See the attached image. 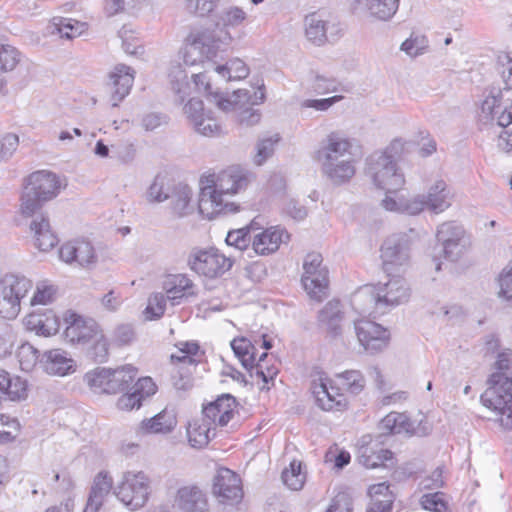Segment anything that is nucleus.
Returning <instances> with one entry per match:
<instances>
[{
	"instance_id": "obj_1",
	"label": "nucleus",
	"mask_w": 512,
	"mask_h": 512,
	"mask_svg": "<svg viewBox=\"0 0 512 512\" xmlns=\"http://www.w3.org/2000/svg\"><path fill=\"white\" fill-rule=\"evenodd\" d=\"M60 183L57 176L49 171L33 172L27 178V184L21 196L20 211L25 217H33L30 230L34 234L35 246L43 252L51 250L58 243L50 222L44 214H36L42 204L57 196Z\"/></svg>"
},
{
	"instance_id": "obj_2",
	"label": "nucleus",
	"mask_w": 512,
	"mask_h": 512,
	"mask_svg": "<svg viewBox=\"0 0 512 512\" xmlns=\"http://www.w3.org/2000/svg\"><path fill=\"white\" fill-rule=\"evenodd\" d=\"M246 19L247 13L242 8L230 6L217 14L215 28L190 32L182 52L184 64H202L215 58L220 51H225L233 41L229 29L241 26Z\"/></svg>"
},
{
	"instance_id": "obj_3",
	"label": "nucleus",
	"mask_w": 512,
	"mask_h": 512,
	"mask_svg": "<svg viewBox=\"0 0 512 512\" xmlns=\"http://www.w3.org/2000/svg\"><path fill=\"white\" fill-rule=\"evenodd\" d=\"M250 182L251 174L242 168L230 167L220 172L213 185L201 188L198 200L199 213L207 219H213L220 214L235 212V204L224 197L245 190Z\"/></svg>"
},
{
	"instance_id": "obj_4",
	"label": "nucleus",
	"mask_w": 512,
	"mask_h": 512,
	"mask_svg": "<svg viewBox=\"0 0 512 512\" xmlns=\"http://www.w3.org/2000/svg\"><path fill=\"white\" fill-rule=\"evenodd\" d=\"M353 144L342 132L329 133L314 153L322 174L333 184L342 185L355 175V161L352 158Z\"/></svg>"
},
{
	"instance_id": "obj_5",
	"label": "nucleus",
	"mask_w": 512,
	"mask_h": 512,
	"mask_svg": "<svg viewBox=\"0 0 512 512\" xmlns=\"http://www.w3.org/2000/svg\"><path fill=\"white\" fill-rule=\"evenodd\" d=\"M410 297V289L401 277H393L378 285H366L360 288L352 298V305L361 312H370L371 308H390L403 304Z\"/></svg>"
},
{
	"instance_id": "obj_6",
	"label": "nucleus",
	"mask_w": 512,
	"mask_h": 512,
	"mask_svg": "<svg viewBox=\"0 0 512 512\" xmlns=\"http://www.w3.org/2000/svg\"><path fill=\"white\" fill-rule=\"evenodd\" d=\"M452 195L447 183L436 180L427 194H418L410 199H398L387 196L382 200V206L387 211L417 215L425 209L434 214H440L451 206Z\"/></svg>"
},
{
	"instance_id": "obj_7",
	"label": "nucleus",
	"mask_w": 512,
	"mask_h": 512,
	"mask_svg": "<svg viewBox=\"0 0 512 512\" xmlns=\"http://www.w3.org/2000/svg\"><path fill=\"white\" fill-rule=\"evenodd\" d=\"M403 150V143L394 140L383 152H375L367 159L366 174L374 185L387 194L400 190L405 184V178L398 171L396 156ZM389 195H386V197Z\"/></svg>"
},
{
	"instance_id": "obj_8",
	"label": "nucleus",
	"mask_w": 512,
	"mask_h": 512,
	"mask_svg": "<svg viewBox=\"0 0 512 512\" xmlns=\"http://www.w3.org/2000/svg\"><path fill=\"white\" fill-rule=\"evenodd\" d=\"M488 388L481 395L487 408L499 412L502 426L512 428V375L493 373L488 379Z\"/></svg>"
},
{
	"instance_id": "obj_9",
	"label": "nucleus",
	"mask_w": 512,
	"mask_h": 512,
	"mask_svg": "<svg viewBox=\"0 0 512 512\" xmlns=\"http://www.w3.org/2000/svg\"><path fill=\"white\" fill-rule=\"evenodd\" d=\"M0 314L3 318L14 319L21 309V300L32 289L33 282L23 275L6 274L1 281Z\"/></svg>"
},
{
	"instance_id": "obj_10",
	"label": "nucleus",
	"mask_w": 512,
	"mask_h": 512,
	"mask_svg": "<svg viewBox=\"0 0 512 512\" xmlns=\"http://www.w3.org/2000/svg\"><path fill=\"white\" fill-rule=\"evenodd\" d=\"M416 237V231L410 229L409 233L393 234L384 241L381 246V258L384 270L388 274L409 264L411 245Z\"/></svg>"
},
{
	"instance_id": "obj_11",
	"label": "nucleus",
	"mask_w": 512,
	"mask_h": 512,
	"mask_svg": "<svg viewBox=\"0 0 512 512\" xmlns=\"http://www.w3.org/2000/svg\"><path fill=\"white\" fill-rule=\"evenodd\" d=\"M116 497L130 510L143 507L150 494L149 479L143 472L128 471L114 490Z\"/></svg>"
},
{
	"instance_id": "obj_12",
	"label": "nucleus",
	"mask_w": 512,
	"mask_h": 512,
	"mask_svg": "<svg viewBox=\"0 0 512 512\" xmlns=\"http://www.w3.org/2000/svg\"><path fill=\"white\" fill-rule=\"evenodd\" d=\"M303 270L301 281L304 289L312 298L320 300L328 287V269L323 265L322 255L308 253L304 258Z\"/></svg>"
},
{
	"instance_id": "obj_13",
	"label": "nucleus",
	"mask_w": 512,
	"mask_h": 512,
	"mask_svg": "<svg viewBox=\"0 0 512 512\" xmlns=\"http://www.w3.org/2000/svg\"><path fill=\"white\" fill-rule=\"evenodd\" d=\"M188 265L197 274L213 279L228 271L232 261L218 250H197L190 254Z\"/></svg>"
},
{
	"instance_id": "obj_14",
	"label": "nucleus",
	"mask_w": 512,
	"mask_h": 512,
	"mask_svg": "<svg viewBox=\"0 0 512 512\" xmlns=\"http://www.w3.org/2000/svg\"><path fill=\"white\" fill-rule=\"evenodd\" d=\"M437 241L442 245L443 255L450 261H457L470 246L464 228L455 222L440 224L436 232Z\"/></svg>"
},
{
	"instance_id": "obj_15",
	"label": "nucleus",
	"mask_w": 512,
	"mask_h": 512,
	"mask_svg": "<svg viewBox=\"0 0 512 512\" xmlns=\"http://www.w3.org/2000/svg\"><path fill=\"white\" fill-rule=\"evenodd\" d=\"M265 100L264 84L253 94L249 90L239 89L232 93L214 92L209 93V101L219 110L225 113H234V116L242 106L246 104L259 105Z\"/></svg>"
},
{
	"instance_id": "obj_16",
	"label": "nucleus",
	"mask_w": 512,
	"mask_h": 512,
	"mask_svg": "<svg viewBox=\"0 0 512 512\" xmlns=\"http://www.w3.org/2000/svg\"><path fill=\"white\" fill-rule=\"evenodd\" d=\"M354 326L357 339L365 351L374 354L388 346L390 333L380 324L368 319H360L355 321Z\"/></svg>"
},
{
	"instance_id": "obj_17",
	"label": "nucleus",
	"mask_w": 512,
	"mask_h": 512,
	"mask_svg": "<svg viewBox=\"0 0 512 512\" xmlns=\"http://www.w3.org/2000/svg\"><path fill=\"white\" fill-rule=\"evenodd\" d=\"M212 492L221 503H238L243 497L241 479L232 470L219 468L213 479Z\"/></svg>"
},
{
	"instance_id": "obj_18",
	"label": "nucleus",
	"mask_w": 512,
	"mask_h": 512,
	"mask_svg": "<svg viewBox=\"0 0 512 512\" xmlns=\"http://www.w3.org/2000/svg\"><path fill=\"white\" fill-rule=\"evenodd\" d=\"M290 236L288 232L280 226L266 228L252 236L251 247L248 249V256L252 253L260 256H267L275 253L283 243H287Z\"/></svg>"
},
{
	"instance_id": "obj_19",
	"label": "nucleus",
	"mask_w": 512,
	"mask_h": 512,
	"mask_svg": "<svg viewBox=\"0 0 512 512\" xmlns=\"http://www.w3.org/2000/svg\"><path fill=\"white\" fill-rule=\"evenodd\" d=\"M67 326L64 336L71 344L86 345L101 331L98 323L92 318H85L76 313H69L65 317Z\"/></svg>"
},
{
	"instance_id": "obj_20",
	"label": "nucleus",
	"mask_w": 512,
	"mask_h": 512,
	"mask_svg": "<svg viewBox=\"0 0 512 512\" xmlns=\"http://www.w3.org/2000/svg\"><path fill=\"white\" fill-rule=\"evenodd\" d=\"M172 507L177 512H210L205 492L196 485L179 487L173 495Z\"/></svg>"
},
{
	"instance_id": "obj_21",
	"label": "nucleus",
	"mask_w": 512,
	"mask_h": 512,
	"mask_svg": "<svg viewBox=\"0 0 512 512\" xmlns=\"http://www.w3.org/2000/svg\"><path fill=\"white\" fill-rule=\"evenodd\" d=\"M479 119L483 124L495 122L498 126L506 128L512 123V105L509 108L502 105L500 90L491 92L482 102Z\"/></svg>"
},
{
	"instance_id": "obj_22",
	"label": "nucleus",
	"mask_w": 512,
	"mask_h": 512,
	"mask_svg": "<svg viewBox=\"0 0 512 512\" xmlns=\"http://www.w3.org/2000/svg\"><path fill=\"white\" fill-rule=\"evenodd\" d=\"M42 369L52 376H66L76 371L77 365L70 354L60 348L45 351L40 358Z\"/></svg>"
},
{
	"instance_id": "obj_23",
	"label": "nucleus",
	"mask_w": 512,
	"mask_h": 512,
	"mask_svg": "<svg viewBox=\"0 0 512 512\" xmlns=\"http://www.w3.org/2000/svg\"><path fill=\"white\" fill-rule=\"evenodd\" d=\"M236 400L229 394H223L215 401L203 407V416L215 428L226 426L235 415Z\"/></svg>"
},
{
	"instance_id": "obj_24",
	"label": "nucleus",
	"mask_w": 512,
	"mask_h": 512,
	"mask_svg": "<svg viewBox=\"0 0 512 512\" xmlns=\"http://www.w3.org/2000/svg\"><path fill=\"white\" fill-rule=\"evenodd\" d=\"M134 74V70L125 64L116 65L110 72L108 86L111 92L112 106H118L130 93L134 82Z\"/></svg>"
},
{
	"instance_id": "obj_25",
	"label": "nucleus",
	"mask_w": 512,
	"mask_h": 512,
	"mask_svg": "<svg viewBox=\"0 0 512 512\" xmlns=\"http://www.w3.org/2000/svg\"><path fill=\"white\" fill-rule=\"evenodd\" d=\"M59 256L66 263L76 262L82 267H89L97 262L94 247L85 240L65 243L59 250Z\"/></svg>"
},
{
	"instance_id": "obj_26",
	"label": "nucleus",
	"mask_w": 512,
	"mask_h": 512,
	"mask_svg": "<svg viewBox=\"0 0 512 512\" xmlns=\"http://www.w3.org/2000/svg\"><path fill=\"white\" fill-rule=\"evenodd\" d=\"M163 289L172 305H179L184 299L196 295V287L185 274H170L163 281Z\"/></svg>"
},
{
	"instance_id": "obj_27",
	"label": "nucleus",
	"mask_w": 512,
	"mask_h": 512,
	"mask_svg": "<svg viewBox=\"0 0 512 512\" xmlns=\"http://www.w3.org/2000/svg\"><path fill=\"white\" fill-rule=\"evenodd\" d=\"M357 459L366 468L385 466V462L392 460V452L379 447L378 442L372 441L369 435L361 438Z\"/></svg>"
},
{
	"instance_id": "obj_28",
	"label": "nucleus",
	"mask_w": 512,
	"mask_h": 512,
	"mask_svg": "<svg viewBox=\"0 0 512 512\" xmlns=\"http://www.w3.org/2000/svg\"><path fill=\"white\" fill-rule=\"evenodd\" d=\"M156 392V385L150 377L139 378L131 387V392L123 394L117 401L120 410L140 408L142 401Z\"/></svg>"
},
{
	"instance_id": "obj_29",
	"label": "nucleus",
	"mask_w": 512,
	"mask_h": 512,
	"mask_svg": "<svg viewBox=\"0 0 512 512\" xmlns=\"http://www.w3.org/2000/svg\"><path fill=\"white\" fill-rule=\"evenodd\" d=\"M332 30H337L336 24L324 19L320 14L312 13L305 17L306 37L315 45L320 46L328 41V33L332 35Z\"/></svg>"
},
{
	"instance_id": "obj_30",
	"label": "nucleus",
	"mask_w": 512,
	"mask_h": 512,
	"mask_svg": "<svg viewBox=\"0 0 512 512\" xmlns=\"http://www.w3.org/2000/svg\"><path fill=\"white\" fill-rule=\"evenodd\" d=\"M113 480L106 472L98 473L93 481L87 504L83 512H101L105 498L110 494Z\"/></svg>"
},
{
	"instance_id": "obj_31",
	"label": "nucleus",
	"mask_w": 512,
	"mask_h": 512,
	"mask_svg": "<svg viewBox=\"0 0 512 512\" xmlns=\"http://www.w3.org/2000/svg\"><path fill=\"white\" fill-rule=\"evenodd\" d=\"M192 189L185 184H177L170 191L168 199L172 213L177 217H184L194 210L192 205Z\"/></svg>"
},
{
	"instance_id": "obj_32",
	"label": "nucleus",
	"mask_w": 512,
	"mask_h": 512,
	"mask_svg": "<svg viewBox=\"0 0 512 512\" xmlns=\"http://www.w3.org/2000/svg\"><path fill=\"white\" fill-rule=\"evenodd\" d=\"M355 2L359 9L381 21L390 20L399 7V0H355Z\"/></svg>"
},
{
	"instance_id": "obj_33",
	"label": "nucleus",
	"mask_w": 512,
	"mask_h": 512,
	"mask_svg": "<svg viewBox=\"0 0 512 512\" xmlns=\"http://www.w3.org/2000/svg\"><path fill=\"white\" fill-rule=\"evenodd\" d=\"M342 312L340 302L329 301L318 314L319 326L327 331L331 337L341 334Z\"/></svg>"
},
{
	"instance_id": "obj_34",
	"label": "nucleus",
	"mask_w": 512,
	"mask_h": 512,
	"mask_svg": "<svg viewBox=\"0 0 512 512\" xmlns=\"http://www.w3.org/2000/svg\"><path fill=\"white\" fill-rule=\"evenodd\" d=\"M381 435L408 434L412 435L414 425L405 413L390 412L378 425Z\"/></svg>"
},
{
	"instance_id": "obj_35",
	"label": "nucleus",
	"mask_w": 512,
	"mask_h": 512,
	"mask_svg": "<svg viewBox=\"0 0 512 512\" xmlns=\"http://www.w3.org/2000/svg\"><path fill=\"white\" fill-rule=\"evenodd\" d=\"M25 325L28 330L45 337L55 335L59 330L58 319L52 311L46 314L31 313L26 317Z\"/></svg>"
},
{
	"instance_id": "obj_36",
	"label": "nucleus",
	"mask_w": 512,
	"mask_h": 512,
	"mask_svg": "<svg viewBox=\"0 0 512 512\" xmlns=\"http://www.w3.org/2000/svg\"><path fill=\"white\" fill-rule=\"evenodd\" d=\"M264 230L258 218H254L249 225L240 229L229 231L226 236V243L239 251H245L249 248L252 236L259 231Z\"/></svg>"
},
{
	"instance_id": "obj_37",
	"label": "nucleus",
	"mask_w": 512,
	"mask_h": 512,
	"mask_svg": "<svg viewBox=\"0 0 512 512\" xmlns=\"http://www.w3.org/2000/svg\"><path fill=\"white\" fill-rule=\"evenodd\" d=\"M176 424V417L163 410L154 417L143 420L139 429L144 434H167L176 427Z\"/></svg>"
},
{
	"instance_id": "obj_38",
	"label": "nucleus",
	"mask_w": 512,
	"mask_h": 512,
	"mask_svg": "<svg viewBox=\"0 0 512 512\" xmlns=\"http://www.w3.org/2000/svg\"><path fill=\"white\" fill-rule=\"evenodd\" d=\"M215 429L204 416L202 422L193 421L187 428L189 443L195 448L205 447L215 437Z\"/></svg>"
},
{
	"instance_id": "obj_39",
	"label": "nucleus",
	"mask_w": 512,
	"mask_h": 512,
	"mask_svg": "<svg viewBox=\"0 0 512 512\" xmlns=\"http://www.w3.org/2000/svg\"><path fill=\"white\" fill-rule=\"evenodd\" d=\"M137 376V369L132 365H124L116 369H110L108 381V394H116L124 391Z\"/></svg>"
},
{
	"instance_id": "obj_40",
	"label": "nucleus",
	"mask_w": 512,
	"mask_h": 512,
	"mask_svg": "<svg viewBox=\"0 0 512 512\" xmlns=\"http://www.w3.org/2000/svg\"><path fill=\"white\" fill-rule=\"evenodd\" d=\"M334 390V387L331 386L329 388L324 382H321L315 387L314 394L318 406L321 409L325 411H330L333 409L339 410L342 406H344L345 399L343 395Z\"/></svg>"
},
{
	"instance_id": "obj_41",
	"label": "nucleus",
	"mask_w": 512,
	"mask_h": 512,
	"mask_svg": "<svg viewBox=\"0 0 512 512\" xmlns=\"http://www.w3.org/2000/svg\"><path fill=\"white\" fill-rule=\"evenodd\" d=\"M168 77L172 90L178 96V100L183 102L185 97L190 94V83L186 71L181 64H172Z\"/></svg>"
},
{
	"instance_id": "obj_42",
	"label": "nucleus",
	"mask_w": 512,
	"mask_h": 512,
	"mask_svg": "<svg viewBox=\"0 0 512 512\" xmlns=\"http://www.w3.org/2000/svg\"><path fill=\"white\" fill-rule=\"evenodd\" d=\"M214 71L227 81L241 80L249 75L248 66L239 58L232 59L224 65L215 66Z\"/></svg>"
},
{
	"instance_id": "obj_43",
	"label": "nucleus",
	"mask_w": 512,
	"mask_h": 512,
	"mask_svg": "<svg viewBox=\"0 0 512 512\" xmlns=\"http://www.w3.org/2000/svg\"><path fill=\"white\" fill-rule=\"evenodd\" d=\"M85 24L70 18H54L52 33H58L61 38L73 39L81 35Z\"/></svg>"
},
{
	"instance_id": "obj_44",
	"label": "nucleus",
	"mask_w": 512,
	"mask_h": 512,
	"mask_svg": "<svg viewBox=\"0 0 512 512\" xmlns=\"http://www.w3.org/2000/svg\"><path fill=\"white\" fill-rule=\"evenodd\" d=\"M336 377L339 385L338 389L345 390L353 395L359 394L365 386L364 377L357 370L345 371Z\"/></svg>"
},
{
	"instance_id": "obj_45",
	"label": "nucleus",
	"mask_w": 512,
	"mask_h": 512,
	"mask_svg": "<svg viewBox=\"0 0 512 512\" xmlns=\"http://www.w3.org/2000/svg\"><path fill=\"white\" fill-rule=\"evenodd\" d=\"M231 348L245 369L253 368L255 347L248 339L244 337L235 338L231 342Z\"/></svg>"
},
{
	"instance_id": "obj_46",
	"label": "nucleus",
	"mask_w": 512,
	"mask_h": 512,
	"mask_svg": "<svg viewBox=\"0 0 512 512\" xmlns=\"http://www.w3.org/2000/svg\"><path fill=\"white\" fill-rule=\"evenodd\" d=\"M110 377V368L98 367L87 372L84 381L94 392L108 394V381Z\"/></svg>"
},
{
	"instance_id": "obj_47",
	"label": "nucleus",
	"mask_w": 512,
	"mask_h": 512,
	"mask_svg": "<svg viewBox=\"0 0 512 512\" xmlns=\"http://www.w3.org/2000/svg\"><path fill=\"white\" fill-rule=\"evenodd\" d=\"M284 484L289 487L291 490H300L302 489L306 475L302 471V463L296 460H293L290 463V467L284 469L281 476Z\"/></svg>"
},
{
	"instance_id": "obj_48",
	"label": "nucleus",
	"mask_w": 512,
	"mask_h": 512,
	"mask_svg": "<svg viewBox=\"0 0 512 512\" xmlns=\"http://www.w3.org/2000/svg\"><path fill=\"white\" fill-rule=\"evenodd\" d=\"M17 358L21 370L30 372L40 363L39 351L30 343H23L17 349Z\"/></svg>"
},
{
	"instance_id": "obj_49",
	"label": "nucleus",
	"mask_w": 512,
	"mask_h": 512,
	"mask_svg": "<svg viewBox=\"0 0 512 512\" xmlns=\"http://www.w3.org/2000/svg\"><path fill=\"white\" fill-rule=\"evenodd\" d=\"M27 382L19 376H9L6 386L2 393L11 401H21L27 397Z\"/></svg>"
},
{
	"instance_id": "obj_50",
	"label": "nucleus",
	"mask_w": 512,
	"mask_h": 512,
	"mask_svg": "<svg viewBox=\"0 0 512 512\" xmlns=\"http://www.w3.org/2000/svg\"><path fill=\"white\" fill-rule=\"evenodd\" d=\"M199 351V345L196 342L180 343L179 354L171 355L173 363H179L185 367H196V360L193 358Z\"/></svg>"
},
{
	"instance_id": "obj_51",
	"label": "nucleus",
	"mask_w": 512,
	"mask_h": 512,
	"mask_svg": "<svg viewBox=\"0 0 512 512\" xmlns=\"http://www.w3.org/2000/svg\"><path fill=\"white\" fill-rule=\"evenodd\" d=\"M88 349V356L98 363H104L109 356V343L102 330L92 339Z\"/></svg>"
},
{
	"instance_id": "obj_52",
	"label": "nucleus",
	"mask_w": 512,
	"mask_h": 512,
	"mask_svg": "<svg viewBox=\"0 0 512 512\" xmlns=\"http://www.w3.org/2000/svg\"><path fill=\"white\" fill-rule=\"evenodd\" d=\"M167 297L163 293H154L148 299V305L144 311L147 320L158 319L163 316Z\"/></svg>"
},
{
	"instance_id": "obj_53",
	"label": "nucleus",
	"mask_w": 512,
	"mask_h": 512,
	"mask_svg": "<svg viewBox=\"0 0 512 512\" xmlns=\"http://www.w3.org/2000/svg\"><path fill=\"white\" fill-rule=\"evenodd\" d=\"M267 357V353H263L258 361L253 362V368L247 369L250 371V376L252 378H256L257 380H261L263 383L268 384L269 381H273L274 377L277 374V370L274 367H265L264 360Z\"/></svg>"
},
{
	"instance_id": "obj_54",
	"label": "nucleus",
	"mask_w": 512,
	"mask_h": 512,
	"mask_svg": "<svg viewBox=\"0 0 512 512\" xmlns=\"http://www.w3.org/2000/svg\"><path fill=\"white\" fill-rule=\"evenodd\" d=\"M20 61L19 51L10 45L0 46V72L13 70Z\"/></svg>"
},
{
	"instance_id": "obj_55",
	"label": "nucleus",
	"mask_w": 512,
	"mask_h": 512,
	"mask_svg": "<svg viewBox=\"0 0 512 512\" xmlns=\"http://www.w3.org/2000/svg\"><path fill=\"white\" fill-rule=\"evenodd\" d=\"M254 105L246 104L242 106L235 115V121L242 127H252L261 120V113L258 109L253 108Z\"/></svg>"
},
{
	"instance_id": "obj_56",
	"label": "nucleus",
	"mask_w": 512,
	"mask_h": 512,
	"mask_svg": "<svg viewBox=\"0 0 512 512\" xmlns=\"http://www.w3.org/2000/svg\"><path fill=\"white\" fill-rule=\"evenodd\" d=\"M278 141V135L260 140L256 147L257 152L254 157L255 164L262 165L269 157H271Z\"/></svg>"
},
{
	"instance_id": "obj_57",
	"label": "nucleus",
	"mask_w": 512,
	"mask_h": 512,
	"mask_svg": "<svg viewBox=\"0 0 512 512\" xmlns=\"http://www.w3.org/2000/svg\"><path fill=\"white\" fill-rule=\"evenodd\" d=\"M210 112L204 109L203 101L197 98H191L184 106V113L192 125Z\"/></svg>"
},
{
	"instance_id": "obj_58",
	"label": "nucleus",
	"mask_w": 512,
	"mask_h": 512,
	"mask_svg": "<svg viewBox=\"0 0 512 512\" xmlns=\"http://www.w3.org/2000/svg\"><path fill=\"white\" fill-rule=\"evenodd\" d=\"M55 289L52 285L46 283H38L36 291L30 300V305H47L53 301Z\"/></svg>"
},
{
	"instance_id": "obj_59",
	"label": "nucleus",
	"mask_w": 512,
	"mask_h": 512,
	"mask_svg": "<svg viewBox=\"0 0 512 512\" xmlns=\"http://www.w3.org/2000/svg\"><path fill=\"white\" fill-rule=\"evenodd\" d=\"M498 284L500 287L498 292L499 296L512 301V261L509 262L499 274Z\"/></svg>"
},
{
	"instance_id": "obj_60",
	"label": "nucleus",
	"mask_w": 512,
	"mask_h": 512,
	"mask_svg": "<svg viewBox=\"0 0 512 512\" xmlns=\"http://www.w3.org/2000/svg\"><path fill=\"white\" fill-rule=\"evenodd\" d=\"M420 503L425 510L434 512H444L447 508L441 492L424 494Z\"/></svg>"
},
{
	"instance_id": "obj_61",
	"label": "nucleus",
	"mask_w": 512,
	"mask_h": 512,
	"mask_svg": "<svg viewBox=\"0 0 512 512\" xmlns=\"http://www.w3.org/2000/svg\"><path fill=\"white\" fill-rule=\"evenodd\" d=\"M210 112L199 121L193 124L195 131L203 136H214L220 131V126L217 121L212 117Z\"/></svg>"
},
{
	"instance_id": "obj_62",
	"label": "nucleus",
	"mask_w": 512,
	"mask_h": 512,
	"mask_svg": "<svg viewBox=\"0 0 512 512\" xmlns=\"http://www.w3.org/2000/svg\"><path fill=\"white\" fill-rule=\"evenodd\" d=\"M15 342V334L7 324L0 325V357H5L12 352Z\"/></svg>"
},
{
	"instance_id": "obj_63",
	"label": "nucleus",
	"mask_w": 512,
	"mask_h": 512,
	"mask_svg": "<svg viewBox=\"0 0 512 512\" xmlns=\"http://www.w3.org/2000/svg\"><path fill=\"white\" fill-rule=\"evenodd\" d=\"M339 82L332 77L316 75L313 89L318 94H328L338 91Z\"/></svg>"
},
{
	"instance_id": "obj_64",
	"label": "nucleus",
	"mask_w": 512,
	"mask_h": 512,
	"mask_svg": "<svg viewBox=\"0 0 512 512\" xmlns=\"http://www.w3.org/2000/svg\"><path fill=\"white\" fill-rule=\"evenodd\" d=\"M169 193L164 190L163 179L157 176L147 190V200L160 203L168 199Z\"/></svg>"
}]
</instances>
